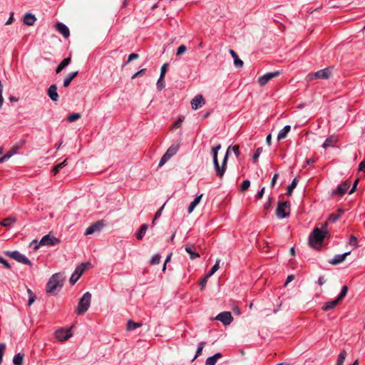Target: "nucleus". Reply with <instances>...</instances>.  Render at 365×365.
<instances>
[{"instance_id":"obj_39","label":"nucleus","mask_w":365,"mask_h":365,"mask_svg":"<svg viewBox=\"0 0 365 365\" xmlns=\"http://www.w3.org/2000/svg\"><path fill=\"white\" fill-rule=\"evenodd\" d=\"M230 149H231V146H229L227 150V152L224 156L222 164H221L222 167H224V174L225 173V171L227 169V160H228V158H229V153H230Z\"/></svg>"},{"instance_id":"obj_14","label":"nucleus","mask_w":365,"mask_h":365,"mask_svg":"<svg viewBox=\"0 0 365 365\" xmlns=\"http://www.w3.org/2000/svg\"><path fill=\"white\" fill-rule=\"evenodd\" d=\"M351 254V252H346L341 255H336L331 259L329 261V262L333 265L339 264L343 262L346 257Z\"/></svg>"},{"instance_id":"obj_7","label":"nucleus","mask_w":365,"mask_h":365,"mask_svg":"<svg viewBox=\"0 0 365 365\" xmlns=\"http://www.w3.org/2000/svg\"><path fill=\"white\" fill-rule=\"evenodd\" d=\"M331 73V68L330 67L325 68L324 69H321L314 73H309L307 76L308 81H312L314 79H328L329 78Z\"/></svg>"},{"instance_id":"obj_23","label":"nucleus","mask_w":365,"mask_h":365,"mask_svg":"<svg viewBox=\"0 0 365 365\" xmlns=\"http://www.w3.org/2000/svg\"><path fill=\"white\" fill-rule=\"evenodd\" d=\"M291 127L290 125H285L280 131L279 132L277 135V140L279 141L284 138H285L288 134V133L290 131Z\"/></svg>"},{"instance_id":"obj_36","label":"nucleus","mask_w":365,"mask_h":365,"mask_svg":"<svg viewBox=\"0 0 365 365\" xmlns=\"http://www.w3.org/2000/svg\"><path fill=\"white\" fill-rule=\"evenodd\" d=\"M66 162L67 159L54 166L52 169L53 175H56L63 168H64L66 165Z\"/></svg>"},{"instance_id":"obj_33","label":"nucleus","mask_w":365,"mask_h":365,"mask_svg":"<svg viewBox=\"0 0 365 365\" xmlns=\"http://www.w3.org/2000/svg\"><path fill=\"white\" fill-rule=\"evenodd\" d=\"M142 325H143L142 323L135 322L132 320H128V324H127V330L128 331H133V330L136 329L137 328L142 327Z\"/></svg>"},{"instance_id":"obj_15","label":"nucleus","mask_w":365,"mask_h":365,"mask_svg":"<svg viewBox=\"0 0 365 365\" xmlns=\"http://www.w3.org/2000/svg\"><path fill=\"white\" fill-rule=\"evenodd\" d=\"M56 29L63 35L64 38H68L70 35V31L66 25L61 22H58L55 25Z\"/></svg>"},{"instance_id":"obj_64","label":"nucleus","mask_w":365,"mask_h":365,"mask_svg":"<svg viewBox=\"0 0 365 365\" xmlns=\"http://www.w3.org/2000/svg\"><path fill=\"white\" fill-rule=\"evenodd\" d=\"M279 175L278 173H275L274 176L272 177V181H271V187H273L275 185V182L278 179Z\"/></svg>"},{"instance_id":"obj_2","label":"nucleus","mask_w":365,"mask_h":365,"mask_svg":"<svg viewBox=\"0 0 365 365\" xmlns=\"http://www.w3.org/2000/svg\"><path fill=\"white\" fill-rule=\"evenodd\" d=\"M221 149V144L218 143L217 145L212 147L210 150V154L212 157L213 165L217 176L222 178L224 176V167L220 165L217 155L218 151Z\"/></svg>"},{"instance_id":"obj_5","label":"nucleus","mask_w":365,"mask_h":365,"mask_svg":"<svg viewBox=\"0 0 365 365\" xmlns=\"http://www.w3.org/2000/svg\"><path fill=\"white\" fill-rule=\"evenodd\" d=\"M326 232L319 228H315L309 237L310 246L314 247L315 245H320L326 237Z\"/></svg>"},{"instance_id":"obj_47","label":"nucleus","mask_w":365,"mask_h":365,"mask_svg":"<svg viewBox=\"0 0 365 365\" xmlns=\"http://www.w3.org/2000/svg\"><path fill=\"white\" fill-rule=\"evenodd\" d=\"M341 217V215L338 213H331L329 217V221L331 222H336L339 218Z\"/></svg>"},{"instance_id":"obj_22","label":"nucleus","mask_w":365,"mask_h":365,"mask_svg":"<svg viewBox=\"0 0 365 365\" xmlns=\"http://www.w3.org/2000/svg\"><path fill=\"white\" fill-rule=\"evenodd\" d=\"M202 195H203L202 194L197 195L195 197V199L191 202V203L190 204V205L187 208L188 213H191L194 210V209L196 207V206L200 203Z\"/></svg>"},{"instance_id":"obj_16","label":"nucleus","mask_w":365,"mask_h":365,"mask_svg":"<svg viewBox=\"0 0 365 365\" xmlns=\"http://www.w3.org/2000/svg\"><path fill=\"white\" fill-rule=\"evenodd\" d=\"M47 94L53 101L56 102L58 101L59 96L57 93V86L56 84H52L49 86Z\"/></svg>"},{"instance_id":"obj_41","label":"nucleus","mask_w":365,"mask_h":365,"mask_svg":"<svg viewBox=\"0 0 365 365\" xmlns=\"http://www.w3.org/2000/svg\"><path fill=\"white\" fill-rule=\"evenodd\" d=\"M160 259H161L160 255L157 253L152 257V258L150 261V264H153V265L158 264L160 262Z\"/></svg>"},{"instance_id":"obj_1","label":"nucleus","mask_w":365,"mask_h":365,"mask_svg":"<svg viewBox=\"0 0 365 365\" xmlns=\"http://www.w3.org/2000/svg\"><path fill=\"white\" fill-rule=\"evenodd\" d=\"M63 277L61 273L53 274L46 284V292L51 295H56L63 285Z\"/></svg>"},{"instance_id":"obj_35","label":"nucleus","mask_w":365,"mask_h":365,"mask_svg":"<svg viewBox=\"0 0 365 365\" xmlns=\"http://www.w3.org/2000/svg\"><path fill=\"white\" fill-rule=\"evenodd\" d=\"M299 182V180L297 178H294L293 180L292 181L291 184L288 185L287 187V194L288 195H292V192L294 189L297 187V184Z\"/></svg>"},{"instance_id":"obj_37","label":"nucleus","mask_w":365,"mask_h":365,"mask_svg":"<svg viewBox=\"0 0 365 365\" xmlns=\"http://www.w3.org/2000/svg\"><path fill=\"white\" fill-rule=\"evenodd\" d=\"M220 262V259H217L215 264L212 266L211 269L207 273L206 278L211 277L212 274H214L217 271V269H219Z\"/></svg>"},{"instance_id":"obj_48","label":"nucleus","mask_w":365,"mask_h":365,"mask_svg":"<svg viewBox=\"0 0 365 365\" xmlns=\"http://www.w3.org/2000/svg\"><path fill=\"white\" fill-rule=\"evenodd\" d=\"M250 186V181L249 180H245L242 181L241 185V191L247 190Z\"/></svg>"},{"instance_id":"obj_50","label":"nucleus","mask_w":365,"mask_h":365,"mask_svg":"<svg viewBox=\"0 0 365 365\" xmlns=\"http://www.w3.org/2000/svg\"><path fill=\"white\" fill-rule=\"evenodd\" d=\"M165 87V81L164 78H161V76H160V78L158 80L157 82V88L158 90H162Z\"/></svg>"},{"instance_id":"obj_40","label":"nucleus","mask_w":365,"mask_h":365,"mask_svg":"<svg viewBox=\"0 0 365 365\" xmlns=\"http://www.w3.org/2000/svg\"><path fill=\"white\" fill-rule=\"evenodd\" d=\"M205 345V341H201L199 343L198 347L196 350V353H195L194 358L192 359V361H194L195 359H197L201 354Z\"/></svg>"},{"instance_id":"obj_32","label":"nucleus","mask_w":365,"mask_h":365,"mask_svg":"<svg viewBox=\"0 0 365 365\" xmlns=\"http://www.w3.org/2000/svg\"><path fill=\"white\" fill-rule=\"evenodd\" d=\"M185 250L190 255V258L191 259H195L197 257H200L199 253L195 251H193L192 247L191 246L186 245Z\"/></svg>"},{"instance_id":"obj_10","label":"nucleus","mask_w":365,"mask_h":365,"mask_svg":"<svg viewBox=\"0 0 365 365\" xmlns=\"http://www.w3.org/2000/svg\"><path fill=\"white\" fill-rule=\"evenodd\" d=\"M56 338L61 341H64L68 340L70 337H71L72 334L71 333V330L68 329H59L55 332Z\"/></svg>"},{"instance_id":"obj_42","label":"nucleus","mask_w":365,"mask_h":365,"mask_svg":"<svg viewBox=\"0 0 365 365\" xmlns=\"http://www.w3.org/2000/svg\"><path fill=\"white\" fill-rule=\"evenodd\" d=\"M348 243L349 245L353 246L355 249L359 247L357 238L354 235L350 236Z\"/></svg>"},{"instance_id":"obj_58","label":"nucleus","mask_w":365,"mask_h":365,"mask_svg":"<svg viewBox=\"0 0 365 365\" xmlns=\"http://www.w3.org/2000/svg\"><path fill=\"white\" fill-rule=\"evenodd\" d=\"M3 93V86L1 82L0 81V108H1L3 103H4V98L2 96Z\"/></svg>"},{"instance_id":"obj_57","label":"nucleus","mask_w":365,"mask_h":365,"mask_svg":"<svg viewBox=\"0 0 365 365\" xmlns=\"http://www.w3.org/2000/svg\"><path fill=\"white\" fill-rule=\"evenodd\" d=\"M167 66H168V64L165 63L161 67L160 75L161 76V78H164V77H165V74L166 70H167Z\"/></svg>"},{"instance_id":"obj_34","label":"nucleus","mask_w":365,"mask_h":365,"mask_svg":"<svg viewBox=\"0 0 365 365\" xmlns=\"http://www.w3.org/2000/svg\"><path fill=\"white\" fill-rule=\"evenodd\" d=\"M24 354L23 353H18L14 355L13 358V363L14 365H22Z\"/></svg>"},{"instance_id":"obj_11","label":"nucleus","mask_w":365,"mask_h":365,"mask_svg":"<svg viewBox=\"0 0 365 365\" xmlns=\"http://www.w3.org/2000/svg\"><path fill=\"white\" fill-rule=\"evenodd\" d=\"M217 320L221 322L224 325H229L233 320V317L230 312H223L217 315Z\"/></svg>"},{"instance_id":"obj_6","label":"nucleus","mask_w":365,"mask_h":365,"mask_svg":"<svg viewBox=\"0 0 365 365\" xmlns=\"http://www.w3.org/2000/svg\"><path fill=\"white\" fill-rule=\"evenodd\" d=\"M290 212V204L288 201L278 202L276 209V215L279 219H283L288 216Z\"/></svg>"},{"instance_id":"obj_54","label":"nucleus","mask_w":365,"mask_h":365,"mask_svg":"<svg viewBox=\"0 0 365 365\" xmlns=\"http://www.w3.org/2000/svg\"><path fill=\"white\" fill-rule=\"evenodd\" d=\"M169 160L170 158L165 154H164L159 162V166H163Z\"/></svg>"},{"instance_id":"obj_12","label":"nucleus","mask_w":365,"mask_h":365,"mask_svg":"<svg viewBox=\"0 0 365 365\" xmlns=\"http://www.w3.org/2000/svg\"><path fill=\"white\" fill-rule=\"evenodd\" d=\"M205 103V101L202 95H197L191 101V107L193 110H197L201 108Z\"/></svg>"},{"instance_id":"obj_59","label":"nucleus","mask_w":365,"mask_h":365,"mask_svg":"<svg viewBox=\"0 0 365 365\" xmlns=\"http://www.w3.org/2000/svg\"><path fill=\"white\" fill-rule=\"evenodd\" d=\"M264 189H265V188H264V187H262V189H261L260 190H259V191L257 192V194H256V195H255V197H256V198H257V199H261V198H262L263 195H264Z\"/></svg>"},{"instance_id":"obj_49","label":"nucleus","mask_w":365,"mask_h":365,"mask_svg":"<svg viewBox=\"0 0 365 365\" xmlns=\"http://www.w3.org/2000/svg\"><path fill=\"white\" fill-rule=\"evenodd\" d=\"M187 51V47L185 45H180L176 52V56H180Z\"/></svg>"},{"instance_id":"obj_20","label":"nucleus","mask_w":365,"mask_h":365,"mask_svg":"<svg viewBox=\"0 0 365 365\" xmlns=\"http://www.w3.org/2000/svg\"><path fill=\"white\" fill-rule=\"evenodd\" d=\"M36 21V18L34 15L27 13L24 16L23 22L25 25L27 26H33L35 24V21Z\"/></svg>"},{"instance_id":"obj_46","label":"nucleus","mask_w":365,"mask_h":365,"mask_svg":"<svg viewBox=\"0 0 365 365\" xmlns=\"http://www.w3.org/2000/svg\"><path fill=\"white\" fill-rule=\"evenodd\" d=\"M262 148H258L256 150L255 153L252 155V159H253L254 163H257V162L258 158H259V155L262 153Z\"/></svg>"},{"instance_id":"obj_4","label":"nucleus","mask_w":365,"mask_h":365,"mask_svg":"<svg viewBox=\"0 0 365 365\" xmlns=\"http://www.w3.org/2000/svg\"><path fill=\"white\" fill-rule=\"evenodd\" d=\"M60 242V240L54 237L51 233L43 236L38 244L37 240H33L32 244H35L34 250H37L39 246H54Z\"/></svg>"},{"instance_id":"obj_53","label":"nucleus","mask_w":365,"mask_h":365,"mask_svg":"<svg viewBox=\"0 0 365 365\" xmlns=\"http://www.w3.org/2000/svg\"><path fill=\"white\" fill-rule=\"evenodd\" d=\"M79 278L80 277H78L76 274L73 272L69 279L71 284H74L78 280Z\"/></svg>"},{"instance_id":"obj_44","label":"nucleus","mask_w":365,"mask_h":365,"mask_svg":"<svg viewBox=\"0 0 365 365\" xmlns=\"http://www.w3.org/2000/svg\"><path fill=\"white\" fill-rule=\"evenodd\" d=\"M139 57L138 54V53H130L128 57V59L127 61L124 63V64L123 65V67H124L125 66H126L127 64H128L130 61H132L133 60H135V59H137Z\"/></svg>"},{"instance_id":"obj_25","label":"nucleus","mask_w":365,"mask_h":365,"mask_svg":"<svg viewBox=\"0 0 365 365\" xmlns=\"http://www.w3.org/2000/svg\"><path fill=\"white\" fill-rule=\"evenodd\" d=\"M336 143V138L334 136H329L328 137L325 141L324 142L322 147L326 149L329 147H333L334 146L335 143Z\"/></svg>"},{"instance_id":"obj_63","label":"nucleus","mask_w":365,"mask_h":365,"mask_svg":"<svg viewBox=\"0 0 365 365\" xmlns=\"http://www.w3.org/2000/svg\"><path fill=\"white\" fill-rule=\"evenodd\" d=\"M359 170L365 172V159L363 160L359 165Z\"/></svg>"},{"instance_id":"obj_26","label":"nucleus","mask_w":365,"mask_h":365,"mask_svg":"<svg viewBox=\"0 0 365 365\" xmlns=\"http://www.w3.org/2000/svg\"><path fill=\"white\" fill-rule=\"evenodd\" d=\"M179 150L178 145H172L165 152V155L170 159L173 156H174Z\"/></svg>"},{"instance_id":"obj_56","label":"nucleus","mask_w":365,"mask_h":365,"mask_svg":"<svg viewBox=\"0 0 365 365\" xmlns=\"http://www.w3.org/2000/svg\"><path fill=\"white\" fill-rule=\"evenodd\" d=\"M11 157V154H9L8 152L0 158V163H4L7 161Z\"/></svg>"},{"instance_id":"obj_38","label":"nucleus","mask_w":365,"mask_h":365,"mask_svg":"<svg viewBox=\"0 0 365 365\" xmlns=\"http://www.w3.org/2000/svg\"><path fill=\"white\" fill-rule=\"evenodd\" d=\"M346 356V351L345 350H342L339 354L336 365H343Z\"/></svg>"},{"instance_id":"obj_27","label":"nucleus","mask_w":365,"mask_h":365,"mask_svg":"<svg viewBox=\"0 0 365 365\" xmlns=\"http://www.w3.org/2000/svg\"><path fill=\"white\" fill-rule=\"evenodd\" d=\"M89 263H82L80 265L77 266L75 269L74 273L76 274L78 277H81L82 274L85 272V270L87 269L88 265Z\"/></svg>"},{"instance_id":"obj_61","label":"nucleus","mask_w":365,"mask_h":365,"mask_svg":"<svg viewBox=\"0 0 365 365\" xmlns=\"http://www.w3.org/2000/svg\"><path fill=\"white\" fill-rule=\"evenodd\" d=\"M36 300V295L34 294L31 296H29L28 300V306L30 307Z\"/></svg>"},{"instance_id":"obj_62","label":"nucleus","mask_w":365,"mask_h":365,"mask_svg":"<svg viewBox=\"0 0 365 365\" xmlns=\"http://www.w3.org/2000/svg\"><path fill=\"white\" fill-rule=\"evenodd\" d=\"M231 149L232 150V151L234 152L235 155L237 156V157H239L240 155V147L239 145H235L233 147H231Z\"/></svg>"},{"instance_id":"obj_28","label":"nucleus","mask_w":365,"mask_h":365,"mask_svg":"<svg viewBox=\"0 0 365 365\" xmlns=\"http://www.w3.org/2000/svg\"><path fill=\"white\" fill-rule=\"evenodd\" d=\"M78 73V71L70 73L63 81V86L68 87L70 85L71 81L77 76Z\"/></svg>"},{"instance_id":"obj_31","label":"nucleus","mask_w":365,"mask_h":365,"mask_svg":"<svg viewBox=\"0 0 365 365\" xmlns=\"http://www.w3.org/2000/svg\"><path fill=\"white\" fill-rule=\"evenodd\" d=\"M148 228V225L147 224H143L140 226L139 231L136 233V238L138 240H142Z\"/></svg>"},{"instance_id":"obj_8","label":"nucleus","mask_w":365,"mask_h":365,"mask_svg":"<svg viewBox=\"0 0 365 365\" xmlns=\"http://www.w3.org/2000/svg\"><path fill=\"white\" fill-rule=\"evenodd\" d=\"M6 255L11 259H14L24 264L29 266L32 265L31 262L24 255L21 254L19 251H8L6 252Z\"/></svg>"},{"instance_id":"obj_45","label":"nucleus","mask_w":365,"mask_h":365,"mask_svg":"<svg viewBox=\"0 0 365 365\" xmlns=\"http://www.w3.org/2000/svg\"><path fill=\"white\" fill-rule=\"evenodd\" d=\"M348 287L346 286H344L341 290L339 295L337 297L338 300L341 301L347 294Z\"/></svg>"},{"instance_id":"obj_60","label":"nucleus","mask_w":365,"mask_h":365,"mask_svg":"<svg viewBox=\"0 0 365 365\" xmlns=\"http://www.w3.org/2000/svg\"><path fill=\"white\" fill-rule=\"evenodd\" d=\"M145 70H146L145 68H143V69L138 71V72H136L135 73H134L132 76L131 78L134 79V78H136L137 77H138L139 76H141L142 74H143L145 73Z\"/></svg>"},{"instance_id":"obj_21","label":"nucleus","mask_w":365,"mask_h":365,"mask_svg":"<svg viewBox=\"0 0 365 365\" xmlns=\"http://www.w3.org/2000/svg\"><path fill=\"white\" fill-rule=\"evenodd\" d=\"M222 355L221 353L217 352L213 356L208 357L206 359L205 365H215L217 363V361L222 358Z\"/></svg>"},{"instance_id":"obj_18","label":"nucleus","mask_w":365,"mask_h":365,"mask_svg":"<svg viewBox=\"0 0 365 365\" xmlns=\"http://www.w3.org/2000/svg\"><path fill=\"white\" fill-rule=\"evenodd\" d=\"M17 221V219L14 215H10L8 217H6L3 219L0 222V225L5 227L6 228H9L11 225H13Z\"/></svg>"},{"instance_id":"obj_55","label":"nucleus","mask_w":365,"mask_h":365,"mask_svg":"<svg viewBox=\"0 0 365 365\" xmlns=\"http://www.w3.org/2000/svg\"><path fill=\"white\" fill-rule=\"evenodd\" d=\"M0 263L2 264L6 268L10 269V264L2 257L0 256Z\"/></svg>"},{"instance_id":"obj_29","label":"nucleus","mask_w":365,"mask_h":365,"mask_svg":"<svg viewBox=\"0 0 365 365\" xmlns=\"http://www.w3.org/2000/svg\"><path fill=\"white\" fill-rule=\"evenodd\" d=\"M71 63V58H64L60 63L59 65L57 66L56 68V73H60L63 69H64L68 65H69Z\"/></svg>"},{"instance_id":"obj_52","label":"nucleus","mask_w":365,"mask_h":365,"mask_svg":"<svg viewBox=\"0 0 365 365\" xmlns=\"http://www.w3.org/2000/svg\"><path fill=\"white\" fill-rule=\"evenodd\" d=\"M165 204H164V205H163V206H162V207H160V209L156 212V213H155V217H154V219H153V224H154V223H155V221L156 220H158V219L161 216L162 211H163V208H164V207H165Z\"/></svg>"},{"instance_id":"obj_17","label":"nucleus","mask_w":365,"mask_h":365,"mask_svg":"<svg viewBox=\"0 0 365 365\" xmlns=\"http://www.w3.org/2000/svg\"><path fill=\"white\" fill-rule=\"evenodd\" d=\"M26 144V140L21 139L17 143H16L8 151L9 154H11V156L16 154L17 151L20 149H21L24 145Z\"/></svg>"},{"instance_id":"obj_24","label":"nucleus","mask_w":365,"mask_h":365,"mask_svg":"<svg viewBox=\"0 0 365 365\" xmlns=\"http://www.w3.org/2000/svg\"><path fill=\"white\" fill-rule=\"evenodd\" d=\"M339 302L340 301L338 300L337 298L331 302H327L322 307V309L324 311H329V310L334 308L339 304Z\"/></svg>"},{"instance_id":"obj_9","label":"nucleus","mask_w":365,"mask_h":365,"mask_svg":"<svg viewBox=\"0 0 365 365\" xmlns=\"http://www.w3.org/2000/svg\"><path fill=\"white\" fill-rule=\"evenodd\" d=\"M279 73H280V72L279 71H274V72L267 73L261 76L260 77H259V78H258V83L261 86H264L270 80H272V78L278 76L279 75Z\"/></svg>"},{"instance_id":"obj_19","label":"nucleus","mask_w":365,"mask_h":365,"mask_svg":"<svg viewBox=\"0 0 365 365\" xmlns=\"http://www.w3.org/2000/svg\"><path fill=\"white\" fill-rule=\"evenodd\" d=\"M349 187L350 182H349L348 181L343 182L337 187L336 193L340 195H343L347 192Z\"/></svg>"},{"instance_id":"obj_3","label":"nucleus","mask_w":365,"mask_h":365,"mask_svg":"<svg viewBox=\"0 0 365 365\" xmlns=\"http://www.w3.org/2000/svg\"><path fill=\"white\" fill-rule=\"evenodd\" d=\"M91 302V294L86 292L80 299L78 306L76 309V313L78 315H82L87 312Z\"/></svg>"},{"instance_id":"obj_30","label":"nucleus","mask_w":365,"mask_h":365,"mask_svg":"<svg viewBox=\"0 0 365 365\" xmlns=\"http://www.w3.org/2000/svg\"><path fill=\"white\" fill-rule=\"evenodd\" d=\"M230 53L234 58V63L236 67H242L243 66V61L240 60L237 54L232 49L230 50Z\"/></svg>"},{"instance_id":"obj_13","label":"nucleus","mask_w":365,"mask_h":365,"mask_svg":"<svg viewBox=\"0 0 365 365\" xmlns=\"http://www.w3.org/2000/svg\"><path fill=\"white\" fill-rule=\"evenodd\" d=\"M104 223L103 221H98L95 222L94 224L89 226L84 233L85 235H89L94 233L96 231H98L101 230V227H103Z\"/></svg>"},{"instance_id":"obj_43","label":"nucleus","mask_w":365,"mask_h":365,"mask_svg":"<svg viewBox=\"0 0 365 365\" xmlns=\"http://www.w3.org/2000/svg\"><path fill=\"white\" fill-rule=\"evenodd\" d=\"M80 118H81V115L79 113H73L72 114H71L70 115L68 116L67 120L69 123H72V122H74V121L77 120Z\"/></svg>"},{"instance_id":"obj_51","label":"nucleus","mask_w":365,"mask_h":365,"mask_svg":"<svg viewBox=\"0 0 365 365\" xmlns=\"http://www.w3.org/2000/svg\"><path fill=\"white\" fill-rule=\"evenodd\" d=\"M184 120V117L180 116L173 124V128H179Z\"/></svg>"}]
</instances>
